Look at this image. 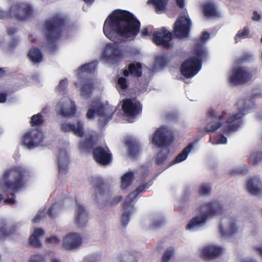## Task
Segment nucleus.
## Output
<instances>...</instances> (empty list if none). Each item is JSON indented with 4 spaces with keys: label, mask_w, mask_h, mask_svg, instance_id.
Segmentation results:
<instances>
[{
    "label": "nucleus",
    "mask_w": 262,
    "mask_h": 262,
    "mask_svg": "<svg viewBox=\"0 0 262 262\" xmlns=\"http://www.w3.org/2000/svg\"><path fill=\"white\" fill-rule=\"evenodd\" d=\"M223 212L222 204L219 202L204 203L200 208V214L192 218L186 226L188 230H194L204 226L207 220L211 219Z\"/></svg>",
    "instance_id": "obj_4"
},
{
    "label": "nucleus",
    "mask_w": 262,
    "mask_h": 262,
    "mask_svg": "<svg viewBox=\"0 0 262 262\" xmlns=\"http://www.w3.org/2000/svg\"><path fill=\"white\" fill-rule=\"evenodd\" d=\"M255 69L246 67H237L233 68L229 73L230 83L233 85L246 84L250 81L256 74Z\"/></svg>",
    "instance_id": "obj_9"
},
{
    "label": "nucleus",
    "mask_w": 262,
    "mask_h": 262,
    "mask_svg": "<svg viewBox=\"0 0 262 262\" xmlns=\"http://www.w3.org/2000/svg\"><path fill=\"white\" fill-rule=\"evenodd\" d=\"M60 242V238L57 236H52L49 237H47L46 239V243L47 244H58Z\"/></svg>",
    "instance_id": "obj_52"
},
{
    "label": "nucleus",
    "mask_w": 262,
    "mask_h": 262,
    "mask_svg": "<svg viewBox=\"0 0 262 262\" xmlns=\"http://www.w3.org/2000/svg\"><path fill=\"white\" fill-rule=\"evenodd\" d=\"M250 162L253 165H257L262 161V151L253 152L249 157Z\"/></svg>",
    "instance_id": "obj_38"
},
{
    "label": "nucleus",
    "mask_w": 262,
    "mask_h": 262,
    "mask_svg": "<svg viewBox=\"0 0 262 262\" xmlns=\"http://www.w3.org/2000/svg\"><path fill=\"white\" fill-rule=\"evenodd\" d=\"M43 133L38 129H33L23 136V142L28 149L35 148L43 143Z\"/></svg>",
    "instance_id": "obj_16"
},
{
    "label": "nucleus",
    "mask_w": 262,
    "mask_h": 262,
    "mask_svg": "<svg viewBox=\"0 0 262 262\" xmlns=\"http://www.w3.org/2000/svg\"><path fill=\"white\" fill-rule=\"evenodd\" d=\"M61 206L58 204H55L48 210L47 213L51 217H55V214L58 212Z\"/></svg>",
    "instance_id": "obj_47"
},
{
    "label": "nucleus",
    "mask_w": 262,
    "mask_h": 262,
    "mask_svg": "<svg viewBox=\"0 0 262 262\" xmlns=\"http://www.w3.org/2000/svg\"><path fill=\"white\" fill-rule=\"evenodd\" d=\"M28 56L32 62L39 63L42 60V55L40 50L36 48H32L28 53Z\"/></svg>",
    "instance_id": "obj_31"
},
{
    "label": "nucleus",
    "mask_w": 262,
    "mask_h": 262,
    "mask_svg": "<svg viewBox=\"0 0 262 262\" xmlns=\"http://www.w3.org/2000/svg\"><path fill=\"white\" fill-rule=\"evenodd\" d=\"M68 85V82L67 79L61 80L57 86V90L58 91H63L66 89Z\"/></svg>",
    "instance_id": "obj_55"
},
{
    "label": "nucleus",
    "mask_w": 262,
    "mask_h": 262,
    "mask_svg": "<svg viewBox=\"0 0 262 262\" xmlns=\"http://www.w3.org/2000/svg\"><path fill=\"white\" fill-rule=\"evenodd\" d=\"M7 99V95L4 93H0V103H4Z\"/></svg>",
    "instance_id": "obj_64"
},
{
    "label": "nucleus",
    "mask_w": 262,
    "mask_h": 262,
    "mask_svg": "<svg viewBox=\"0 0 262 262\" xmlns=\"http://www.w3.org/2000/svg\"><path fill=\"white\" fill-rule=\"evenodd\" d=\"M43 117L41 114L39 113L31 117V124L32 125H39L43 123Z\"/></svg>",
    "instance_id": "obj_44"
},
{
    "label": "nucleus",
    "mask_w": 262,
    "mask_h": 262,
    "mask_svg": "<svg viewBox=\"0 0 262 262\" xmlns=\"http://www.w3.org/2000/svg\"><path fill=\"white\" fill-rule=\"evenodd\" d=\"M194 54L195 57H190L181 66L182 74L185 77L191 78L200 71L202 58L206 56L207 52L201 44H198L194 49Z\"/></svg>",
    "instance_id": "obj_6"
},
{
    "label": "nucleus",
    "mask_w": 262,
    "mask_h": 262,
    "mask_svg": "<svg viewBox=\"0 0 262 262\" xmlns=\"http://www.w3.org/2000/svg\"><path fill=\"white\" fill-rule=\"evenodd\" d=\"M91 182L96 189L97 194L93 196L94 199L98 203L108 201L110 195V188L103 183V180L99 177H95L92 179Z\"/></svg>",
    "instance_id": "obj_15"
},
{
    "label": "nucleus",
    "mask_w": 262,
    "mask_h": 262,
    "mask_svg": "<svg viewBox=\"0 0 262 262\" xmlns=\"http://www.w3.org/2000/svg\"><path fill=\"white\" fill-rule=\"evenodd\" d=\"M222 252V248L215 246L209 245L205 247L201 252L202 256L205 260L213 259L218 257Z\"/></svg>",
    "instance_id": "obj_25"
},
{
    "label": "nucleus",
    "mask_w": 262,
    "mask_h": 262,
    "mask_svg": "<svg viewBox=\"0 0 262 262\" xmlns=\"http://www.w3.org/2000/svg\"><path fill=\"white\" fill-rule=\"evenodd\" d=\"M204 14L206 16H215L217 12L214 5L211 3H207L203 6Z\"/></svg>",
    "instance_id": "obj_36"
},
{
    "label": "nucleus",
    "mask_w": 262,
    "mask_h": 262,
    "mask_svg": "<svg viewBox=\"0 0 262 262\" xmlns=\"http://www.w3.org/2000/svg\"><path fill=\"white\" fill-rule=\"evenodd\" d=\"M95 137L93 135L87 136L84 141H81L79 148L81 150H86L92 148L95 142Z\"/></svg>",
    "instance_id": "obj_34"
},
{
    "label": "nucleus",
    "mask_w": 262,
    "mask_h": 262,
    "mask_svg": "<svg viewBox=\"0 0 262 262\" xmlns=\"http://www.w3.org/2000/svg\"><path fill=\"white\" fill-rule=\"evenodd\" d=\"M262 98V93H253L251 98H241L237 100L235 106L238 112L232 114L228 119L223 123L222 131L226 135H230L237 131L243 125V118L248 111L254 106L253 99Z\"/></svg>",
    "instance_id": "obj_2"
},
{
    "label": "nucleus",
    "mask_w": 262,
    "mask_h": 262,
    "mask_svg": "<svg viewBox=\"0 0 262 262\" xmlns=\"http://www.w3.org/2000/svg\"><path fill=\"white\" fill-rule=\"evenodd\" d=\"M45 216V214L43 213V212H40L39 213H38L35 216V217L34 218V219L33 220V222L34 223H38L39 222V221L40 220V219L42 217H43Z\"/></svg>",
    "instance_id": "obj_57"
},
{
    "label": "nucleus",
    "mask_w": 262,
    "mask_h": 262,
    "mask_svg": "<svg viewBox=\"0 0 262 262\" xmlns=\"http://www.w3.org/2000/svg\"><path fill=\"white\" fill-rule=\"evenodd\" d=\"M30 174L28 170L20 166L7 169L0 181V187L3 191H17L23 187Z\"/></svg>",
    "instance_id": "obj_3"
},
{
    "label": "nucleus",
    "mask_w": 262,
    "mask_h": 262,
    "mask_svg": "<svg viewBox=\"0 0 262 262\" xmlns=\"http://www.w3.org/2000/svg\"><path fill=\"white\" fill-rule=\"evenodd\" d=\"M193 143H191L186 146L185 148H184L182 152L176 158L175 160L172 162V164H175L176 163H179L185 160L187 158L188 154L193 148Z\"/></svg>",
    "instance_id": "obj_30"
},
{
    "label": "nucleus",
    "mask_w": 262,
    "mask_h": 262,
    "mask_svg": "<svg viewBox=\"0 0 262 262\" xmlns=\"http://www.w3.org/2000/svg\"><path fill=\"white\" fill-rule=\"evenodd\" d=\"M58 168L60 174H64L68 169L69 163L67 152L64 149H60L58 155Z\"/></svg>",
    "instance_id": "obj_26"
},
{
    "label": "nucleus",
    "mask_w": 262,
    "mask_h": 262,
    "mask_svg": "<svg viewBox=\"0 0 262 262\" xmlns=\"http://www.w3.org/2000/svg\"><path fill=\"white\" fill-rule=\"evenodd\" d=\"M172 132L167 126H163L155 133L152 143L159 147H167L172 142Z\"/></svg>",
    "instance_id": "obj_14"
},
{
    "label": "nucleus",
    "mask_w": 262,
    "mask_h": 262,
    "mask_svg": "<svg viewBox=\"0 0 262 262\" xmlns=\"http://www.w3.org/2000/svg\"><path fill=\"white\" fill-rule=\"evenodd\" d=\"M89 221L87 211L81 205H78L76 207L75 215V224L79 227H85Z\"/></svg>",
    "instance_id": "obj_24"
},
{
    "label": "nucleus",
    "mask_w": 262,
    "mask_h": 262,
    "mask_svg": "<svg viewBox=\"0 0 262 262\" xmlns=\"http://www.w3.org/2000/svg\"><path fill=\"white\" fill-rule=\"evenodd\" d=\"M55 111L63 117H70L76 113L74 102L68 97L62 98L58 102Z\"/></svg>",
    "instance_id": "obj_18"
},
{
    "label": "nucleus",
    "mask_w": 262,
    "mask_h": 262,
    "mask_svg": "<svg viewBox=\"0 0 262 262\" xmlns=\"http://www.w3.org/2000/svg\"><path fill=\"white\" fill-rule=\"evenodd\" d=\"M172 39V33L164 28L155 31L153 35V40L158 46L168 49L172 48L173 46Z\"/></svg>",
    "instance_id": "obj_17"
},
{
    "label": "nucleus",
    "mask_w": 262,
    "mask_h": 262,
    "mask_svg": "<svg viewBox=\"0 0 262 262\" xmlns=\"http://www.w3.org/2000/svg\"><path fill=\"white\" fill-rule=\"evenodd\" d=\"M121 198H122L120 196H117L115 197L113 199V201L111 202V204H112L113 205L117 204L119 202L121 201Z\"/></svg>",
    "instance_id": "obj_62"
},
{
    "label": "nucleus",
    "mask_w": 262,
    "mask_h": 262,
    "mask_svg": "<svg viewBox=\"0 0 262 262\" xmlns=\"http://www.w3.org/2000/svg\"><path fill=\"white\" fill-rule=\"evenodd\" d=\"M255 251L257 252L258 254L262 256V246H255L254 247Z\"/></svg>",
    "instance_id": "obj_61"
},
{
    "label": "nucleus",
    "mask_w": 262,
    "mask_h": 262,
    "mask_svg": "<svg viewBox=\"0 0 262 262\" xmlns=\"http://www.w3.org/2000/svg\"><path fill=\"white\" fill-rule=\"evenodd\" d=\"M44 231L42 229H36L33 234L29 238V243L31 245L36 248H39L41 246V243L39 240V237L42 236Z\"/></svg>",
    "instance_id": "obj_28"
},
{
    "label": "nucleus",
    "mask_w": 262,
    "mask_h": 262,
    "mask_svg": "<svg viewBox=\"0 0 262 262\" xmlns=\"http://www.w3.org/2000/svg\"><path fill=\"white\" fill-rule=\"evenodd\" d=\"M118 88H120L122 90L126 89L127 86V83L126 79L122 77H119L117 81Z\"/></svg>",
    "instance_id": "obj_50"
},
{
    "label": "nucleus",
    "mask_w": 262,
    "mask_h": 262,
    "mask_svg": "<svg viewBox=\"0 0 262 262\" xmlns=\"http://www.w3.org/2000/svg\"><path fill=\"white\" fill-rule=\"evenodd\" d=\"M126 144L128 147V154L131 157H135L138 151V146L136 141L131 139L126 141Z\"/></svg>",
    "instance_id": "obj_37"
},
{
    "label": "nucleus",
    "mask_w": 262,
    "mask_h": 262,
    "mask_svg": "<svg viewBox=\"0 0 262 262\" xmlns=\"http://www.w3.org/2000/svg\"><path fill=\"white\" fill-rule=\"evenodd\" d=\"M97 65V62L94 61L89 63L84 64L77 70L78 81L75 83V85L81 84L80 88L81 95L85 98H89L93 90V83L88 76L93 73Z\"/></svg>",
    "instance_id": "obj_5"
},
{
    "label": "nucleus",
    "mask_w": 262,
    "mask_h": 262,
    "mask_svg": "<svg viewBox=\"0 0 262 262\" xmlns=\"http://www.w3.org/2000/svg\"><path fill=\"white\" fill-rule=\"evenodd\" d=\"M151 219L152 220V224L150 227V229H155L161 227L165 223L164 220L161 217H152Z\"/></svg>",
    "instance_id": "obj_43"
},
{
    "label": "nucleus",
    "mask_w": 262,
    "mask_h": 262,
    "mask_svg": "<svg viewBox=\"0 0 262 262\" xmlns=\"http://www.w3.org/2000/svg\"><path fill=\"white\" fill-rule=\"evenodd\" d=\"M64 23L65 19L60 14L54 15L45 23L43 32L49 45H53V42L59 38L61 28Z\"/></svg>",
    "instance_id": "obj_7"
},
{
    "label": "nucleus",
    "mask_w": 262,
    "mask_h": 262,
    "mask_svg": "<svg viewBox=\"0 0 262 262\" xmlns=\"http://www.w3.org/2000/svg\"><path fill=\"white\" fill-rule=\"evenodd\" d=\"M12 233L10 226L5 223H0V239H3L8 236Z\"/></svg>",
    "instance_id": "obj_39"
},
{
    "label": "nucleus",
    "mask_w": 262,
    "mask_h": 262,
    "mask_svg": "<svg viewBox=\"0 0 262 262\" xmlns=\"http://www.w3.org/2000/svg\"><path fill=\"white\" fill-rule=\"evenodd\" d=\"M167 61L164 55L157 56L155 58V64L153 70L155 72L161 70L166 67Z\"/></svg>",
    "instance_id": "obj_35"
},
{
    "label": "nucleus",
    "mask_w": 262,
    "mask_h": 262,
    "mask_svg": "<svg viewBox=\"0 0 262 262\" xmlns=\"http://www.w3.org/2000/svg\"><path fill=\"white\" fill-rule=\"evenodd\" d=\"M122 109L127 117L133 118L141 111V106L136 99H124Z\"/></svg>",
    "instance_id": "obj_20"
},
{
    "label": "nucleus",
    "mask_w": 262,
    "mask_h": 262,
    "mask_svg": "<svg viewBox=\"0 0 262 262\" xmlns=\"http://www.w3.org/2000/svg\"><path fill=\"white\" fill-rule=\"evenodd\" d=\"M140 22L128 11L122 10L114 11L106 19L103 32L112 43L106 45L102 58L107 62L116 63L122 56L118 42L133 39L139 31Z\"/></svg>",
    "instance_id": "obj_1"
},
{
    "label": "nucleus",
    "mask_w": 262,
    "mask_h": 262,
    "mask_svg": "<svg viewBox=\"0 0 262 262\" xmlns=\"http://www.w3.org/2000/svg\"><path fill=\"white\" fill-rule=\"evenodd\" d=\"M93 156L95 160L101 165H108L111 161V156L107 148H96L93 151Z\"/></svg>",
    "instance_id": "obj_23"
},
{
    "label": "nucleus",
    "mask_w": 262,
    "mask_h": 262,
    "mask_svg": "<svg viewBox=\"0 0 262 262\" xmlns=\"http://www.w3.org/2000/svg\"><path fill=\"white\" fill-rule=\"evenodd\" d=\"M211 190V188L209 185L204 184L200 186L199 193L202 196L207 195L210 193Z\"/></svg>",
    "instance_id": "obj_45"
},
{
    "label": "nucleus",
    "mask_w": 262,
    "mask_h": 262,
    "mask_svg": "<svg viewBox=\"0 0 262 262\" xmlns=\"http://www.w3.org/2000/svg\"><path fill=\"white\" fill-rule=\"evenodd\" d=\"M249 33L250 30L248 28L245 27L243 29L239 30L235 36V42H237L241 39L247 38Z\"/></svg>",
    "instance_id": "obj_40"
},
{
    "label": "nucleus",
    "mask_w": 262,
    "mask_h": 262,
    "mask_svg": "<svg viewBox=\"0 0 262 262\" xmlns=\"http://www.w3.org/2000/svg\"><path fill=\"white\" fill-rule=\"evenodd\" d=\"M246 189L251 195L261 196L262 178L259 175L249 178L246 183Z\"/></svg>",
    "instance_id": "obj_19"
},
{
    "label": "nucleus",
    "mask_w": 262,
    "mask_h": 262,
    "mask_svg": "<svg viewBox=\"0 0 262 262\" xmlns=\"http://www.w3.org/2000/svg\"><path fill=\"white\" fill-rule=\"evenodd\" d=\"M261 19L260 15L256 11H254L253 12V16L252 17V19L253 21H259Z\"/></svg>",
    "instance_id": "obj_58"
},
{
    "label": "nucleus",
    "mask_w": 262,
    "mask_h": 262,
    "mask_svg": "<svg viewBox=\"0 0 262 262\" xmlns=\"http://www.w3.org/2000/svg\"><path fill=\"white\" fill-rule=\"evenodd\" d=\"M116 260L117 262H138L137 257L128 251L121 253Z\"/></svg>",
    "instance_id": "obj_29"
},
{
    "label": "nucleus",
    "mask_w": 262,
    "mask_h": 262,
    "mask_svg": "<svg viewBox=\"0 0 262 262\" xmlns=\"http://www.w3.org/2000/svg\"><path fill=\"white\" fill-rule=\"evenodd\" d=\"M238 222L235 216L228 215L224 217L219 226L221 235L223 238H227L238 232Z\"/></svg>",
    "instance_id": "obj_12"
},
{
    "label": "nucleus",
    "mask_w": 262,
    "mask_h": 262,
    "mask_svg": "<svg viewBox=\"0 0 262 262\" xmlns=\"http://www.w3.org/2000/svg\"><path fill=\"white\" fill-rule=\"evenodd\" d=\"M168 0H148V4H152L155 6L158 13H163L166 9Z\"/></svg>",
    "instance_id": "obj_33"
},
{
    "label": "nucleus",
    "mask_w": 262,
    "mask_h": 262,
    "mask_svg": "<svg viewBox=\"0 0 262 262\" xmlns=\"http://www.w3.org/2000/svg\"><path fill=\"white\" fill-rule=\"evenodd\" d=\"M33 13V8L28 3H15L10 7L9 15L10 17L20 20L29 18Z\"/></svg>",
    "instance_id": "obj_13"
},
{
    "label": "nucleus",
    "mask_w": 262,
    "mask_h": 262,
    "mask_svg": "<svg viewBox=\"0 0 262 262\" xmlns=\"http://www.w3.org/2000/svg\"><path fill=\"white\" fill-rule=\"evenodd\" d=\"M227 142V138L223 135H221L220 138L216 142V144H226Z\"/></svg>",
    "instance_id": "obj_59"
},
{
    "label": "nucleus",
    "mask_w": 262,
    "mask_h": 262,
    "mask_svg": "<svg viewBox=\"0 0 262 262\" xmlns=\"http://www.w3.org/2000/svg\"><path fill=\"white\" fill-rule=\"evenodd\" d=\"M29 262H47L45 255L36 254L31 256Z\"/></svg>",
    "instance_id": "obj_49"
},
{
    "label": "nucleus",
    "mask_w": 262,
    "mask_h": 262,
    "mask_svg": "<svg viewBox=\"0 0 262 262\" xmlns=\"http://www.w3.org/2000/svg\"><path fill=\"white\" fill-rule=\"evenodd\" d=\"M242 262H258V260L255 258L251 257H247L244 258Z\"/></svg>",
    "instance_id": "obj_60"
},
{
    "label": "nucleus",
    "mask_w": 262,
    "mask_h": 262,
    "mask_svg": "<svg viewBox=\"0 0 262 262\" xmlns=\"http://www.w3.org/2000/svg\"><path fill=\"white\" fill-rule=\"evenodd\" d=\"M191 26L192 21L188 13H181L174 24L175 36L180 38L188 37Z\"/></svg>",
    "instance_id": "obj_11"
},
{
    "label": "nucleus",
    "mask_w": 262,
    "mask_h": 262,
    "mask_svg": "<svg viewBox=\"0 0 262 262\" xmlns=\"http://www.w3.org/2000/svg\"><path fill=\"white\" fill-rule=\"evenodd\" d=\"M9 15L6 11L2 10L0 9V19H3Z\"/></svg>",
    "instance_id": "obj_63"
},
{
    "label": "nucleus",
    "mask_w": 262,
    "mask_h": 262,
    "mask_svg": "<svg viewBox=\"0 0 262 262\" xmlns=\"http://www.w3.org/2000/svg\"><path fill=\"white\" fill-rule=\"evenodd\" d=\"M168 151L166 148L163 149L159 152L156 157V162L157 164L160 165L166 160Z\"/></svg>",
    "instance_id": "obj_42"
},
{
    "label": "nucleus",
    "mask_w": 262,
    "mask_h": 262,
    "mask_svg": "<svg viewBox=\"0 0 262 262\" xmlns=\"http://www.w3.org/2000/svg\"><path fill=\"white\" fill-rule=\"evenodd\" d=\"M82 244V238L80 234L72 233L67 234L63 238L62 248L67 250H74Z\"/></svg>",
    "instance_id": "obj_21"
},
{
    "label": "nucleus",
    "mask_w": 262,
    "mask_h": 262,
    "mask_svg": "<svg viewBox=\"0 0 262 262\" xmlns=\"http://www.w3.org/2000/svg\"><path fill=\"white\" fill-rule=\"evenodd\" d=\"M114 111L108 105H104L100 101H96L90 105L86 113V117L89 119H93L96 115L100 117L99 123L101 126H104L111 119Z\"/></svg>",
    "instance_id": "obj_8"
},
{
    "label": "nucleus",
    "mask_w": 262,
    "mask_h": 262,
    "mask_svg": "<svg viewBox=\"0 0 262 262\" xmlns=\"http://www.w3.org/2000/svg\"><path fill=\"white\" fill-rule=\"evenodd\" d=\"M10 39H11V41L10 42L9 45H10V47L12 48L15 47L18 45V42H19V40L18 38L13 37V36L11 37Z\"/></svg>",
    "instance_id": "obj_56"
},
{
    "label": "nucleus",
    "mask_w": 262,
    "mask_h": 262,
    "mask_svg": "<svg viewBox=\"0 0 262 262\" xmlns=\"http://www.w3.org/2000/svg\"><path fill=\"white\" fill-rule=\"evenodd\" d=\"M226 115H227V112L226 111H223L222 115H218L215 111L212 110H210L208 112L209 117H211L212 119H219L221 120L223 118L224 116Z\"/></svg>",
    "instance_id": "obj_48"
},
{
    "label": "nucleus",
    "mask_w": 262,
    "mask_h": 262,
    "mask_svg": "<svg viewBox=\"0 0 262 262\" xmlns=\"http://www.w3.org/2000/svg\"><path fill=\"white\" fill-rule=\"evenodd\" d=\"M83 128V122L78 120H76L73 123H64L60 125V129L62 132H72L75 135L80 137L84 134Z\"/></svg>",
    "instance_id": "obj_22"
},
{
    "label": "nucleus",
    "mask_w": 262,
    "mask_h": 262,
    "mask_svg": "<svg viewBox=\"0 0 262 262\" xmlns=\"http://www.w3.org/2000/svg\"><path fill=\"white\" fill-rule=\"evenodd\" d=\"M134 172L132 171H128L124 173L121 177V188L124 189L129 186L133 181Z\"/></svg>",
    "instance_id": "obj_32"
},
{
    "label": "nucleus",
    "mask_w": 262,
    "mask_h": 262,
    "mask_svg": "<svg viewBox=\"0 0 262 262\" xmlns=\"http://www.w3.org/2000/svg\"><path fill=\"white\" fill-rule=\"evenodd\" d=\"M223 124L216 122L215 121H212L206 125L205 127V131L207 133L214 132L219 127H222Z\"/></svg>",
    "instance_id": "obj_41"
},
{
    "label": "nucleus",
    "mask_w": 262,
    "mask_h": 262,
    "mask_svg": "<svg viewBox=\"0 0 262 262\" xmlns=\"http://www.w3.org/2000/svg\"><path fill=\"white\" fill-rule=\"evenodd\" d=\"M141 65L139 63H133L129 64L128 69H126L123 72V75L125 76H128L130 74L131 75L140 77L141 75Z\"/></svg>",
    "instance_id": "obj_27"
},
{
    "label": "nucleus",
    "mask_w": 262,
    "mask_h": 262,
    "mask_svg": "<svg viewBox=\"0 0 262 262\" xmlns=\"http://www.w3.org/2000/svg\"><path fill=\"white\" fill-rule=\"evenodd\" d=\"M174 253V250L172 248H168L164 253L162 258V262H168Z\"/></svg>",
    "instance_id": "obj_46"
},
{
    "label": "nucleus",
    "mask_w": 262,
    "mask_h": 262,
    "mask_svg": "<svg viewBox=\"0 0 262 262\" xmlns=\"http://www.w3.org/2000/svg\"><path fill=\"white\" fill-rule=\"evenodd\" d=\"M209 37H210V35H209V33H208L207 32H204L203 33V35L201 38L202 42H196L195 43V47L194 49H196V48L197 47V45L198 44H201L203 48L206 50V49L203 47V45L202 42H205L206 40H207L209 38Z\"/></svg>",
    "instance_id": "obj_53"
},
{
    "label": "nucleus",
    "mask_w": 262,
    "mask_h": 262,
    "mask_svg": "<svg viewBox=\"0 0 262 262\" xmlns=\"http://www.w3.org/2000/svg\"><path fill=\"white\" fill-rule=\"evenodd\" d=\"M151 185V183H146L137 188L135 191L130 193L126 198L123 205V211L121 217V224L126 227L129 221V216L134 212L135 209L132 205L134 200L140 193L145 191Z\"/></svg>",
    "instance_id": "obj_10"
},
{
    "label": "nucleus",
    "mask_w": 262,
    "mask_h": 262,
    "mask_svg": "<svg viewBox=\"0 0 262 262\" xmlns=\"http://www.w3.org/2000/svg\"><path fill=\"white\" fill-rule=\"evenodd\" d=\"M247 167L244 165L242 168H236L231 171V174H238L244 173L245 171H247Z\"/></svg>",
    "instance_id": "obj_54"
},
{
    "label": "nucleus",
    "mask_w": 262,
    "mask_h": 262,
    "mask_svg": "<svg viewBox=\"0 0 262 262\" xmlns=\"http://www.w3.org/2000/svg\"><path fill=\"white\" fill-rule=\"evenodd\" d=\"M254 59L253 55L251 53H247L244 54L241 58V62H249Z\"/></svg>",
    "instance_id": "obj_51"
}]
</instances>
